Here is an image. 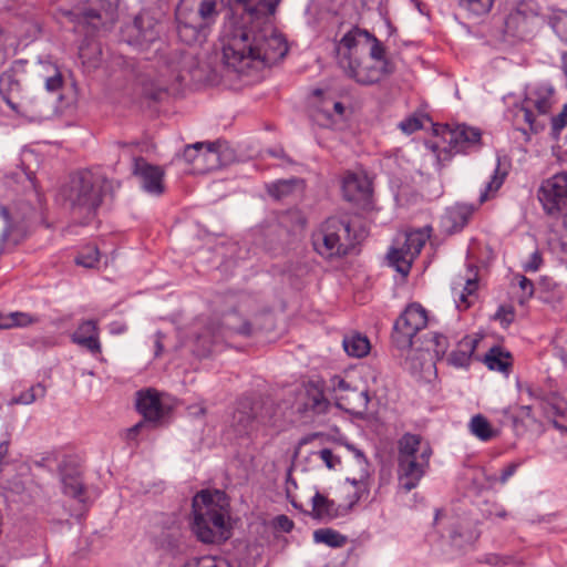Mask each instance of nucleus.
<instances>
[{"mask_svg": "<svg viewBox=\"0 0 567 567\" xmlns=\"http://www.w3.org/2000/svg\"><path fill=\"white\" fill-rule=\"evenodd\" d=\"M234 14L220 37L224 63L238 73L270 66L288 52V45L271 23L279 0H228Z\"/></svg>", "mask_w": 567, "mask_h": 567, "instance_id": "1", "label": "nucleus"}, {"mask_svg": "<svg viewBox=\"0 0 567 567\" xmlns=\"http://www.w3.org/2000/svg\"><path fill=\"white\" fill-rule=\"evenodd\" d=\"M336 53L338 65L360 84L378 83L395 71L385 47L365 30L347 32L336 45Z\"/></svg>", "mask_w": 567, "mask_h": 567, "instance_id": "2", "label": "nucleus"}, {"mask_svg": "<svg viewBox=\"0 0 567 567\" xmlns=\"http://www.w3.org/2000/svg\"><path fill=\"white\" fill-rule=\"evenodd\" d=\"M192 530L200 542L207 544L229 538V502L224 492L202 491L194 496Z\"/></svg>", "mask_w": 567, "mask_h": 567, "instance_id": "3", "label": "nucleus"}, {"mask_svg": "<svg viewBox=\"0 0 567 567\" xmlns=\"http://www.w3.org/2000/svg\"><path fill=\"white\" fill-rule=\"evenodd\" d=\"M432 454L430 443L419 434L405 433L398 441V476L404 492L419 485L430 466Z\"/></svg>", "mask_w": 567, "mask_h": 567, "instance_id": "4", "label": "nucleus"}, {"mask_svg": "<svg viewBox=\"0 0 567 567\" xmlns=\"http://www.w3.org/2000/svg\"><path fill=\"white\" fill-rule=\"evenodd\" d=\"M223 0H199L194 8L193 0H182L176 8L177 32L187 44L203 42L207 31L219 14Z\"/></svg>", "mask_w": 567, "mask_h": 567, "instance_id": "5", "label": "nucleus"}, {"mask_svg": "<svg viewBox=\"0 0 567 567\" xmlns=\"http://www.w3.org/2000/svg\"><path fill=\"white\" fill-rule=\"evenodd\" d=\"M103 179L90 171L79 172L61 189V197L74 212L90 215L102 203Z\"/></svg>", "mask_w": 567, "mask_h": 567, "instance_id": "6", "label": "nucleus"}, {"mask_svg": "<svg viewBox=\"0 0 567 567\" xmlns=\"http://www.w3.org/2000/svg\"><path fill=\"white\" fill-rule=\"evenodd\" d=\"M355 243L348 218L330 217L312 234L315 250L328 259L347 255Z\"/></svg>", "mask_w": 567, "mask_h": 567, "instance_id": "7", "label": "nucleus"}, {"mask_svg": "<svg viewBox=\"0 0 567 567\" xmlns=\"http://www.w3.org/2000/svg\"><path fill=\"white\" fill-rule=\"evenodd\" d=\"M274 425V405L261 400L237 402L229 427L238 437H250L261 427Z\"/></svg>", "mask_w": 567, "mask_h": 567, "instance_id": "8", "label": "nucleus"}, {"mask_svg": "<svg viewBox=\"0 0 567 567\" xmlns=\"http://www.w3.org/2000/svg\"><path fill=\"white\" fill-rule=\"evenodd\" d=\"M556 103L555 90L549 84H538L526 92L520 107L515 113L516 124H526L528 128L537 133L545 128V120Z\"/></svg>", "mask_w": 567, "mask_h": 567, "instance_id": "9", "label": "nucleus"}, {"mask_svg": "<svg viewBox=\"0 0 567 567\" xmlns=\"http://www.w3.org/2000/svg\"><path fill=\"white\" fill-rule=\"evenodd\" d=\"M434 131L440 140L434 146L439 159H447L456 153H466L476 148L481 142L480 130L465 124L437 125Z\"/></svg>", "mask_w": 567, "mask_h": 567, "instance_id": "10", "label": "nucleus"}, {"mask_svg": "<svg viewBox=\"0 0 567 567\" xmlns=\"http://www.w3.org/2000/svg\"><path fill=\"white\" fill-rule=\"evenodd\" d=\"M543 25L540 6L535 0L514 3L504 19V32L517 40L534 37Z\"/></svg>", "mask_w": 567, "mask_h": 567, "instance_id": "11", "label": "nucleus"}, {"mask_svg": "<svg viewBox=\"0 0 567 567\" xmlns=\"http://www.w3.org/2000/svg\"><path fill=\"white\" fill-rule=\"evenodd\" d=\"M430 235L423 230H412L396 237L391 250L389 261L396 271L408 276L413 260L420 255Z\"/></svg>", "mask_w": 567, "mask_h": 567, "instance_id": "12", "label": "nucleus"}, {"mask_svg": "<svg viewBox=\"0 0 567 567\" xmlns=\"http://www.w3.org/2000/svg\"><path fill=\"white\" fill-rule=\"evenodd\" d=\"M336 405L350 413H361L367 410L369 396L365 390H359L351 385L349 381L340 375H333L329 379L327 385Z\"/></svg>", "mask_w": 567, "mask_h": 567, "instance_id": "13", "label": "nucleus"}, {"mask_svg": "<svg viewBox=\"0 0 567 567\" xmlns=\"http://www.w3.org/2000/svg\"><path fill=\"white\" fill-rule=\"evenodd\" d=\"M427 322V311L420 303H410L394 323V342L400 348H410L413 337L423 330Z\"/></svg>", "mask_w": 567, "mask_h": 567, "instance_id": "14", "label": "nucleus"}, {"mask_svg": "<svg viewBox=\"0 0 567 567\" xmlns=\"http://www.w3.org/2000/svg\"><path fill=\"white\" fill-rule=\"evenodd\" d=\"M219 147V143L197 142L185 147L183 159L192 165V173L204 174L221 165Z\"/></svg>", "mask_w": 567, "mask_h": 567, "instance_id": "15", "label": "nucleus"}, {"mask_svg": "<svg viewBox=\"0 0 567 567\" xmlns=\"http://www.w3.org/2000/svg\"><path fill=\"white\" fill-rule=\"evenodd\" d=\"M159 35L158 22L147 13H140L132 23L122 30V37L130 45L147 49Z\"/></svg>", "mask_w": 567, "mask_h": 567, "instance_id": "16", "label": "nucleus"}, {"mask_svg": "<svg viewBox=\"0 0 567 567\" xmlns=\"http://www.w3.org/2000/svg\"><path fill=\"white\" fill-rule=\"evenodd\" d=\"M538 198L548 214L567 212V173L544 181L538 189Z\"/></svg>", "mask_w": 567, "mask_h": 567, "instance_id": "17", "label": "nucleus"}, {"mask_svg": "<svg viewBox=\"0 0 567 567\" xmlns=\"http://www.w3.org/2000/svg\"><path fill=\"white\" fill-rule=\"evenodd\" d=\"M530 398L539 400V405L545 415L553 421L556 429L567 432V401L557 394H550L547 398L539 395L538 391L528 386L526 389Z\"/></svg>", "mask_w": 567, "mask_h": 567, "instance_id": "18", "label": "nucleus"}, {"mask_svg": "<svg viewBox=\"0 0 567 567\" xmlns=\"http://www.w3.org/2000/svg\"><path fill=\"white\" fill-rule=\"evenodd\" d=\"M343 196L347 200L367 208L370 205L372 187L370 179L362 174L349 173L342 183Z\"/></svg>", "mask_w": 567, "mask_h": 567, "instance_id": "19", "label": "nucleus"}, {"mask_svg": "<svg viewBox=\"0 0 567 567\" xmlns=\"http://www.w3.org/2000/svg\"><path fill=\"white\" fill-rule=\"evenodd\" d=\"M59 472L61 476L63 493L78 499L79 502H84L85 493L81 480V473L76 463L72 458H64L59 464Z\"/></svg>", "mask_w": 567, "mask_h": 567, "instance_id": "20", "label": "nucleus"}, {"mask_svg": "<svg viewBox=\"0 0 567 567\" xmlns=\"http://www.w3.org/2000/svg\"><path fill=\"white\" fill-rule=\"evenodd\" d=\"M329 405V400L326 398L320 382L310 381L303 385V391L300 394V411L321 414L328 410Z\"/></svg>", "mask_w": 567, "mask_h": 567, "instance_id": "21", "label": "nucleus"}, {"mask_svg": "<svg viewBox=\"0 0 567 567\" xmlns=\"http://www.w3.org/2000/svg\"><path fill=\"white\" fill-rule=\"evenodd\" d=\"M72 341L86 349L93 355L101 354L100 329L97 321L84 320L71 336Z\"/></svg>", "mask_w": 567, "mask_h": 567, "instance_id": "22", "label": "nucleus"}, {"mask_svg": "<svg viewBox=\"0 0 567 567\" xmlns=\"http://www.w3.org/2000/svg\"><path fill=\"white\" fill-rule=\"evenodd\" d=\"M134 173L140 176L142 187L150 194L161 195L164 193V172L158 167L146 163L144 159H135Z\"/></svg>", "mask_w": 567, "mask_h": 567, "instance_id": "23", "label": "nucleus"}, {"mask_svg": "<svg viewBox=\"0 0 567 567\" xmlns=\"http://www.w3.org/2000/svg\"><path fill=\"white\" fill-rule=\"evenodd\" d=\"M478 288V271L477 267L470 266L467 268L466 277L460 278L454 284V296L457 298V308L465 310L467 309L475 298L476 290Z\"/></svg>", "mask_w": 567, "mask_h": 567, "instance_id": "24", "label": "nucleus"}, {"mask_svg": "<svg viewBox=\"0 0 567 567\" xmlns=\"http://www.w3.org/2000/svg\"><path fill=\"white\" fill-rule=\"evenodd\" d=\"M136 406L138 412L148 421H157L165 414V406L162 404L158 393L154 390L138 392Z\"/></svg>", "mask_w": 567, "mask_h": 567, "instance_id": "25", "label": "nucleus"}, {"mask_svg": "<svg viewBox=\"0 0 567 567\" xmlns=\"http://www.w3.org/2000/svg\"><path fill=\"white\" fill-rule=\"evenodd\" d=\"M477 340L465 336L457 343L454 350L447 355L446 361L455 368H466L470 365L472 355L476 349Z\"/></svg>", "mask_w": 567, "mask_h": 567, "instance_id": "26", "label": "nucleus"}, {"mask_svg": "<svg viewBox=\"0 0 567 567\" xmlns=\"http://www.w3.org/2000/svg\"><path fill=\"white\" fill-rule=\"evenodd\" d=\"M37 76L44 83L48 92H58L63 85L62 74L54 63L40 62Z\"/></svg>", "mask_w": 567, "mask_h": 567, "instance_id": "27", "label": "nucleus"}, {"mask_svg": "<svg viewBox=\"0 0 567 567\" xmlns=\"http://www.w3.org/2000/svg\"><path fill=\"white\" fill-rule=\"evenodd\" d=\"M484 362L489 370L507 373L513 364V358L508 351L494 347L485 354Z\"/></svg>", "mask_w": 567, "mask_h": 567, "instance_id": "28", "label": "nucleus"}, {"mask_svg": "<svg viewBox=\"0 0 567 567\" xmlns=\"http://www.w3.org/2000/svg\"><path fill=\"white\" fill-rule=\"evenodd\" d=\"M40 322V317L30 312L14 311L0 315V329L27 328Z\"/></svg>", "mask_w": 567, "mask_h": 567, "instance_id": "29", "label": "nucleus"}, {"mask_svg": "<svg viewBox=\"0 0 567 567\" xmlns=\"http://www.w3.org/2000/svg\"><path fill=\"white\" fill-rule=\"evenodd\" d=\"M4 29L11 31L12 35L17 39V49L20 44H27L34 40L40 32L38 23L32 20L20 21Z\"/></svg>", "mask_w": 567, "mask_h": 567, "instance_id": "30", "label": "nucleus"}, {"mask_svg": "<svg viewBox=\"0 0 567 567\" xmlns=\"http://www.w3.org/2000/svg\"><path fill=\"white\" fill-rule=\"evenodd\" d=\"M219 337H223L221 328L219 326L213 323L205 327L204 330L196 336L195 350L199 355H207Z\"/></svg>", "mask_w": 567, "mask_h": 567, "instance_id": "31", "label": "nucleus"}, {"mask_svg": "<svg viewBox=\"0 0 567 567\" xmlns=\"http://www.w3.org/2000/svg\"><path fill=\"white\" fill-rule=\"evenodd\" d=\"M468 429L475 437L484 442L491 441L498 435V431L482 414H476L471 419Z\"/></svg>", "mask_w": 567, "mask_h": 567, "instance_id": "32", "label": "nucleus"}, {"mask_svg": "<svg viewBox=\"0 0 567 567\" xmlns=\"http://www.w3.org/2000/svg\"><path fill=\"white\" fill-rule=\"evenodd\" d=\"M312 516L320 520H330L338 516V509L333 501L324 495L316 493L312 498Z\"/></svg>", "mask_w": 567, "mask_h": 567, "instance_id": "33", "label": "nucleus"}, {"mask_svg": "<svg viewBox=\"0 0 567 567\" xmlns=\"http://www.w3.org/2000/svg\"><path fill=\"white\" fill-rule=\"evenodd\" d=\"M343 348L349 355L362 358L370 351V341L361 334L347 336L343 339Z\"/></svg>", "mask_w": 567, "mask_h": 567, "instance_id": "34", "label": "nucleus"}, {"mask_svg": "<svg viewBox=\"0 0 567 567\" xmlns=\"http://www.w3.org/2000/svg\"><path fill=\"white\" fill-rule=\"evenodd\" d=\"M495 0H457V6L470 17H482L492 10Z\"/></svg>", "mask_w": 567, "mask_h": 567, "instance_id": "35", "label": "nucleus"}, {"mask_svg": "<svg viewBox=\"0 0 567 567\" xmlns=\"http://www.w3.org/2000/svg\"><path fill=\"white\" fill-rule=\"evenodd\" d=\"M17 53V39L11 31L0 28V66Z\"/></svg>", "mask_w": 567, "mask_h": 567, "instance_id": "36", "label": "nucleus"}, {"mask_svg": "<svg viewBox=\"0 0 567 567\" xmlns=\"http://www.w3.org/2000/svg\"><path fill=\"white\" fill-rule=\"evenodd\" d=\"M313 539L316 543L326 544L330 547H342L347 538L340 533L330 528H320L313 533Z\"/></svg>", "mask_w": 567, "mask_h": 567, "instance_id": "37", "label": "nucleus"}, {"mask_svg": "<svg viewBox=\"0 0 567 567\" xmlns=\"http://www.w3.org/2000/svg\"><path fill=\"white\" fill-rule=\"evenodd\" d=\"M347 482L354 488L353 499L350 502V505H353L369 496L370 482L367 472L361 473L359 477H348Z\"/></svg>", "mask_w": 567, "mask_h": 567, "instance_id": "38", "label": "nucleus"}, {"mask_svg": "<svg viewBox=\"0 0 567 567\" xmlns=\"http://www.w3.org/2000/svg\"><path fill=\"white\" fill-rule=\"evenodd\" d=\"M506 177L505 172L499 171V165L494 171V174L491 181L486 184L484 190L480 195V203L483 204L489 199H492L498 189L502 187Z\"/></svg>", "mask_w": 567, "mask_h": 567, "instance_id": "39", "label": "nucleus"}, {"mask_svg": "<svg viewBox=\"0 0 567 567\" xmlns=\"http://www.w3.org/2000/svg\"><path fill=\"white\" fill-rule=\"evenodd\" d=\"M100 262V252L96 246L86 245L78 254L75 264L84 268H95Z\"/></svg>", "mask_w": 567, "mask_h": 567, "instance_id": "40", "label": "nucleus"}, {"mask_svg": "<svg viewBox=\"0 0 567 567\" xmlns=\"http://www.w3.org/2000/svg\"><path fill=\"white\" fill-rule=\"evenodd\" d=\"M324 100L329 99L322 97L318 103L313 102L312 117L321 126H328L332 122V105L326 104Z\"/></svg>", "mask_w": 567, "mask_h": 567, "instance_id": "41", "label": "nucleus"}, {"mask_svg": "<svg viewBox=\"0 0 567 567\" xmlns=\"http://www.w3.org/2000/svg\"><path fill=\"white\" fill-rule=\"evenodd\" d=\"M45 395V386L41 383H37L32 385L30 389L20 393L19 396L12 400V403L16 404H31L38 399H41Z\"/></svg>", "mask_w": 567, "mask_h": 567, "instance_id": "42", "label": "nucleus"}, {"mask_svg": "<svg viewBox=\"0 0 567 567\" xmlns=\"http://www.w3.org/2000/svg\"><path fill=\"white\" fill-rule=\"evenodd\" d=\"M550 27L563 42H567V11H555L550 18Z\"/></svg>", "mask_w": 567, "mask_h": 567, "instance_id": "43", "label": "nucleus"}, {"mask_svg": "<svg viewBox=\"0 0 567 567\" xmlns=\"http://www.w3.org/2000/svg\"><path fill=\"white\" fill-rule=\"evenodd\" d=\"M426 120L423 115L413 114L399 123L400 130L410 135L423 127V123Z\"/></svg>", "mask_w": 567, "mask_h": 567, "instance_id": "44", "label": "nucleus"}, {"mask_svg": "<svg viewBox=\"0 0 567 567\" xmlns=\"http://www.w3.org/2000/svg\"><path fill=\"white\" fill-rule=\"evenodd\" d=\"M515 279L517 280L518 287L520 289L518 301L520 305H524L534 295V284L523 275H517Z\"/></svg>", "mask_w": 567, "mask_h": 567, "instance_id": "45", "label": "nucleus"}, {"mask_svg": "<svg viewBox=\"0 0 567 567\" xmlns=\"http://www.w3.org/2000/svg\"><path fill=\"white\" fill-rule=\"evenodd\" d=\"M297 183L298 181L296 179L279 181L269 186V193L279 199L284 196H287L293 189Z\"/></svg>", "mask_w": 567, "mask_h": 567, "instance_id": "46", "label": "nucleus"}, {"mask_svg": "<svg viewBox=\"0 0 567 567\" xmlns=\"http://www.w3.org/2000/svg\"><path fill=\"white\" fill-rule=\"evenodd\" d=\"M432 342H433V351L435 352V355L437 359H442L445 357L447 349L450 347V339L449 337L434 332L432 336Z\"/></svg>", "mask_w": 567, "mask_h": 567, "instance_id": "47", "label": "nucleus"}, {"mask_svg": "<svg viewBox=\"0 0 567 567\" xmlns=\"http://www.w3.org/2000/svg\"><path fill=\"white\" fill-rule=\"evenodd\" d=\"M313 455L320 458L329 470H336V467L341 463L340 456L330 449H322L315 452Z\"/></svg>", "mask_w": 567, "mask_h": 567, "instance_id": "48", "label": "nucleus"}, {"mask_svg": "<svg viewBox=\"0 0 567 567\" xmlns=\"http://www.w3.org/2000/svg\"><path fill=\"white\" fill-rule=\"evenodd\" d=\"M543 265V257L539 250H535L527 261L524 262L523 269L526 272H536Z\"/></svg>", "mask_w": 567, "mask_h": 567, "instance_id": "49", "label": "nucleus"}, {"mask_svg": "<svg viewBox=\"0 0 567 567\" xmlns=\"http://www.w3.org/2000/svg\"><path fill=\"white\" fill-rule=\"evenodd\" d=\"M83 19L86 23L92 24L94 28L97 27L99 22L103 20V13L96 9L89 8L83 12Z\"/></svg>", "mask_w": 567, "mask_h": 567, "instance_id": "50", "label": "nucleus"}, {"mask_svg": "<svg viewBox=\"0 0 567 567\" xmlns=\"http://www.w3.org/2000/svg\"><path fill=\"white\" fill-rule=\"evenodd\" d=\"M551 125L555 131H560L567 125V104L558 115L551 117Z\"/></svg>", "mask_w": 567, "mask_h": 567, "instance_id": "51", "label": "nucleus"}, {"mask_svg": "<svg viewBox=\"0 0 567 567\" xmlns=\"http://www.w3.org/2000/svg\"><path fill=\"white\" fill-rule=\"evenodd\" d=\"M236 316H228L226 318V324L228 327V329L230 330H234L240 334H244V336H249L251 333V327L248 322H244L240 327H235L233 323H231V320L235 319Z\"/></svg>", "mask_w": 567, "mask_h": 567, "instance_id": "52", "label": "nucleus"}, {"mask_svg": "<svg viewBox=\"0 0 567 567\" xmlns=\"http://www.w3.org/2000/svg\"><path fill=\"white\" fill-rule=\"evenodd\" d=\"M275 526L282 532L289 533L293 528V522L286 515H279L275 518Z\"/></svg>", "mask_w": 567, "mask_h": 567, "instance_id": "53", "label": "nucleus"}, {"mask_svg": "<svg viewBox=\"0 0 567 567\" xmlns=\"http://www.w3.org/2000/svg\"><path fill=\"white\" fill-rule=\"evenodd\" d=\"M519 466V463H511L508 464L503 471H502V474H501V477H499V482L502 484H505L509 477H512L516 470L518 468Z\"/></svg>", "mask_w": 567, "mask_h": 567, "instance_id": "54", "label": "nucleus"}, {"mask_svg": "<svg viewBox=\"0 0 567 567\" xmlns=\"http://www.w3.org/2000/svg\"><path fill=\"white\" fill-rule=\"evenodd\" d=\"M470 215H471V212L465 207H458L451 212V216L460 217L462 219V223L460 225L461 228L467 223Z\"/></svg>", "mask_w": 567, "mask_h": 567, "instance_id": "55", "label": "nucleus"}, {"mask_svg": "<svg viewBox=\"0 0 567 567\" xmlns=\"http://www.w3.org/2000/svg\"><path fill=\"white\" fill-rule=\"evenodd\" d=\"M497 317L505 322L506 324L511 323L514 319V312L512 310H506L501 308L497 312Z\"/></svg>", "mask_w": 567, "mask_h": 567, "instance_id": "56", "label": "nucleus"}, {"mask_svg": "<svg viewBox=\"0 0 567 567\" xmlns=\"http://www.w3.org/2000/svg\"><path fill=\"white\" fill-rule=\"evenodd\" d=\"M326 104L332 105V115L337 114L339 116H342L344 113V106L341 102L333 101V100H324Z\"/></svg>", "mask_w": 567, "mask_h": 567, "instance_id": "57", "label": "nucleus"}, {"mask_svg": "<svg viewBox=\"0 0 567 567\" xmlns=\"http://www.w3.org/2000/svg\"><path fill=\"white\" fill-rule=\"evenodd\" d=\"M143 426H144V423L140 422V423L135 424L134 426L130 427L126 432V439L135 440Z\"/></svg>", "mask_w": 567, "mask_h": 567, "instance_id": "58", "label": "nucleus"}, {"mask_svg": "<svg viewBox=\"0 0 567 567\" xmlns=\"http://www.w3.org/2000/svg\"><path fill=\"white\" fill-rule=\"evenodd\" d=\"M530 413H532V406L524 405V406L519 408L518 416H520V417H529Z\"/></svg>", "mask_w": 567, "mask_h": 567, "instance_id": "59", "label": "nucleus"}, {"mask_svg": "<svg viewBox=\"0 0 567 567\" xmlns=\"http://www.w3.org/2000/svg\"><path fill=\"white\" fill-rule=\"evenodd\" d=\"M318 434H312V435H309V436H306V437H302L299 442V445H305V444H308L309 442H311V440H313L315 437H317Z\"/></svg>", "mask_w": 567, "mask_h": 567, "instance_id": "60", "label": "nucleus"}, {"mask_svg": "<svg viewBox=\"0 0 567 567\" xmlns=\"http://www.w3.org/2000/svg\"><path fill=\"white\" fill-rule=\"evenodd\" d=\"M348 447L351 449L354 452V454H355V456H357V458L359 460L360 463H365L363 454H362L361 451L355 450V449H353L351 446H348Z\"/></svg>", "mask_w": 567, "mask_h": 567, "instance_id": "61", "label": "nucleus"}, {"mask_svg": "<svg viewBox=\"0 0 567 567\" xmlns=\"http://www.w3.org/2000/svg\"><path fill=\"white\" fill-rule=\"evenodd\" d=\"M487 563L497 565L499 563V558L496 555H492L491 557L487 558Z\"/></svg>", "mask_w": 567, "mask_h": 567, "instance_id": "62", "label": "nucleus"}, {"mask_svg": "<svg viewBox=\"0 0 567 567\" xmlns=\"http://www.w3.org/2000/svg\"><path fill=\"white\" fill-rule=\"evenodd\" d=\"M0 212H1V215H2L6 219H8V218H9V212H8V209H7L6 207H1V208H0Z\"/></svg>", "mask_w": 567, "mask_h": 567, "instance_id": "63", "label": "nucleus"}, {"mask_svg": "<svg viewBox=\"0 0 567 567\" xmlns=\"http://www.w3.org/2000/svg\"><path fill=\"white\" fill-rule=\"evenodd\" d=\"M313 95H315V97H318V99H319V97L322 95V91H320V90H316V91L313 92Z\"/></svg>", "mask_w": 567, "mask_h": 567, "instance_id": "64", "label": "nucleus"}]
</instances>
